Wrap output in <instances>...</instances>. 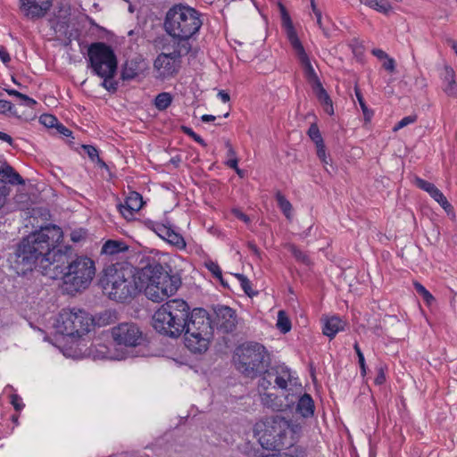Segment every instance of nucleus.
I'll use <instances>...</instances> for the list:
<instances>
[{"mask_svg": "<svg viewBox=\"0 0 457 457\" xmlns=\"http://www.w3.org/2000/svg\"><path fill=\"white\" fill-rule=\"evenodd\" d=\"M62 238L63 232L56 225H47L32 232L16 248V269L23 273L32 270L39 260L43 275L49 278L61 279L64 285L71 286L89 284L96 275L94 261L83 256L71 260V246L56 250Z\"/></svg>", "mask_w": 457, "mask_h": 457, "instance_id": "f257e3e1", "label": "nucleus"}, {"mask_svg": "<svg viewBox=\"0 0 457 457\" xmlns=\"http://www.w3.org/2000/svg\"><path fill=\"white\" fill-rule=\"evenodd\" d=\"M202 26L201 12L182 4L173 5L165 16L164 28L167 34L174 39V44L185 45L189 50L192 47L189 40L199 32Z\"/></svg>", "mask_w": 457, "mask_h": 457, "instance_id": "f03ea898", "label": "nucleus"}, {"mask_svg": "<svg viewBox=\"0 0 457 457\" xmlns=\"http://www.w3.org/2000/svg\"><path fill=\"white\" fill-rule=\"evenodd\" d=\"M188 303L180 298L166 301L152 317V326L159 334L178 338L184 332L189 315Z\"/></svg>", "mask_w": 457, "mask_h": 457, "instance_id": "7ed1b4c3", "label": "nucleus"}, {"mask_svg": "<svg viewBox=\"0 0 457 457\" xmlns=\"http://www.w3.org/2000/svg\"><path fill=\"white\" fill-rule=\"evenodd\" d=\"M87 62L92 73L103 79L101 86L109 92H116L118 82L113 79L118 59L112 47L104 42L92 43L87 48Z\"/></svg>", "mask_w": 457, "mask_h": 457, "instance_id": "20e7f679", "label": "nucleus"}, {"mask_svg": "<svg viewBox=\"0 0 457 457\" xmlns=\"http://www.w3.org/2000/svg\"><path fill=\"white\" fill-rule=\"evenodd\" d=\"M183 333L185 345L191 353H205L213 338V325L208 312L203 308L189 311Z\"/></svg>", "mask_w": 457, "mask_h": 457, "instance_id": "39448f33", "label": "nucleus"}, {"mask_svg": "<svg viewBox=\"0 0 457 457\" xmlns=\"http://www.w3.org/2000/svg\"><path fill=\"white\" fill-rule=\"evenodd\" d=\"M234 358L237 369L245 377L251 378L262 375L270 364L268 350L257 342H247L239 345Z\"/></svg>", "mask_w": 457, "mask_h": 457, "instance_id": "423d86ee", "label": "nucleus"}, {"mask_svg": "<svg viewBox=\"0 0 457 457\" xmlns=\"http://www.w3.org/2000/svg\"><path fill=\"white\" fill-rule=\"evenodd\" d=\"M279 7L282 28L284 29L287 38L303 70L305 79L312 85V89L318 86L320 87L321 85V81L312 67L310 57L305 52V49L298 37L290 15L283 4H280Z\"/></svg>", "mask_w": 457, "mask_h": 457, "instance_id": "0eeeda50", "label": "nucleus"}, {"mask_svg": "<svg viewBox=\"0 0 457 457\" xmlns=\"http://www.w3.org/2000/svg\"><path fill=\"white\" fill-rule=\"evenodd\" d=\"M264 424L265 429L259 439L262 448L280 451L284 447L292 446V442H287L288 419L276 414L268 417Z\"/></svg>", "mask_w": 457, "mask_h": 457, "instance_id": "6e6552de", "label": "nucleus"}, {"mask_svg": "<svg viewBox=\"0 0 457 457\" xmlns=\"http://www.w3.org/2000/svg\"><path fill=\"white\" fill-rule=\"evenodd\" d=\"M171 51L160 53L154 61L153 69L154 78L161 81L174 78L181 67V58L190 52L189 47L173 43Z\"/></svg>", "mask_w": 457, "mask_h": 457, "instance_id": "1a4fd4ad", "label": "nucleus"}, {"mask_svg": "<svg viewBox=\"0 0 457 457\" xmlns=\"http://www.w3.org/2000/svg\"><path fill=\"white\" fill-rule=\"evenodd\" d=\"M91 317L81 309H62L59 313L56 327L68 337H80L89 331Z\"/></svg>", "mask_w": 457, "mask_h": 457, "instance_id": "9d476101", "label": "nucleus"}, {"mask_svg": "<svg viewBox=\"0 0 457 457\" xmlns=\"http://www.w3.org/2000/svg\"><path fill=\"white\" fill-rule=\"evenodd\" d=\"M169 281L170 286H174L170 272L158 262L154 261L141 269H135L133 286H164Z\"/></svg>", "mask_w": 457, "mask_h": 457, "instance_id": "9b49d317", "label": "nucleus"}, {"mask_svg": "<svg viewBox=\"0 0 457 457\" xmlns=\"http://www.w3.org/2000/svg\"><path fill=\"white\" fill-rule=\"evenodd\" d=\"M135 269L127 262H116L106 266L100 276L98 286H121L134 282Z\"/></svg>", "mask_w": 457, "mask_h": 457, "instance_id": "f8f14e48", "label": "nucleus"}, {"mask_svg": "<svg viewBox=\"0 0 457 457\" xmlns=\"http://www.w3.org/2000/svg\"><path fill=\"white\" fill-rule=\"evenodd\" d=\"M112 337L119 345L135 347L144 341L143 332L133 322H124L112 328Z\"/></svg>", "mask_w": 457, "mask_h": 457, "instance_id": "ddd939ff", "label": "nucleus"}, {"mask_svg": "<svg viewBox=\"0 0 457 457\" xmlns=\"http://www.w3.org/2000/svg\"><path fill=\"white\" fill-rule=\"evenodd\" d=\"M144 204L143 196L136 191H131L126 196L124 202L117 205V208L124 219L132 220L142 209Z\"/></svg>", "mask_w": 457, "mask_h": 457, "instance_id": "4468645a", "label": "nucleus"}, {"mask_svg": "<svg viewBox=\"0 0 457 457\" xmlns=\"http://www.w3.org/2000/svg\"><path fill=\"white\" fill-rule=\"evenodd\" d=\"M53 0H21V12L30 20L44 17L52 6Z\"/></svg>", "mask_w": 457, "mask_h": 457, "instance_id": "2eb2a0df", "label": "nucleus"}, {"mask_svg": "<svg viewBox=\"0 0 457 457\" xmlns=\"http://www.w3.org/2000/svg\"><path fill=\"white\" fill-rule=\"evenodd\" d=\"M216 326L224 333L232 332L237 326V315L233 309L225 305H218L214 309Z\"/></svg>", "mask_w": 457, "mask_h": 457, "instance_id": "dca6fc26", "label": "nucleus"}, {"mask_svg": "<svg viewBox=\"0 0 457 457\" xmlns=\"http://www.w3.org/2000/svg\"><path fill=\"white\" fill-rule=\"evenodd\" d=\"M103 294L106 295L109 299L117 303H129L139 292L142 287H102Z\"/></svg>", "mask_w": 457, "mask_h": 457, "instance_id": "f3484780", "label": "nucleus"}, {"mask_svg": "<svg viewBox=\"0 0 457 457\" xmlns=\"http://www.w3.org/2000/svg\"><path fill=\"white\" fill-rule=\"evenodd\" d=\"M0 181L3 182L6 191V196L9 195L10 188L7 184L11 185H23L24 179L15 171V170L6 162L0 166Z\"/></svg>", "mask_w": 457, "mask_h": 457, "instance_id": "a211bd4d", "label": "nucleus"}, {"mask_svg": "<svg viewBox=\"0 0 457 457\" xmlns=\"http://www.w3.org/2000/svg\"><path fill=\"white\" fill-rule=\"evenodd\" d=\"M145 70L144 60L135 58L127 60L122 67L120 78L122 80H131Z\"/></svg>", "mask_w": 457, "mask_h": 457, "instance_id": "6ab92c4d", "label": "nucleus"}, {"mask_svg": "<svg viewBox=\"0 0 457 457\" xmlns=\"http://www.w3.org/2000/svg\"><path fill=\"white\" fill-rule=\"evenodd\" d=\"M154 231L161 238L166 240L172 245L181 248L186 246V242L183 237L180 234L175 232L169 226L164 224H156Z\"/></svg>", "mask_w": 457, "mask_h": 457, "instance_id": "aec40b11", "label": "nucleus"}, {"mask_svg": "<svg viewBox=\"0 0 457 457\" xmlns=\"http://www.w3.org/2000/svg\"><path fill=\"white\" fill-rule=\"evenodd\" d=\"M443 91L451 97H457V81L453 69L445 65L440 74Z\"/></svg>", "mask_w": 457, "mask_h": 457, "instance_id": "412c9836", "label": "nucleus"}, {"mask_svg": "<svg viewBox=\"0 0 457 457\" xmlns=\"http://www.w3.org/2000/svg\"><path fill=\"white\" fill-rule=\"evenodd\" d=\"M179 287H144L145 295L154 303H162L176 294Z\"/></svg>", "mask_w": 457, "mask_h": 457, "instance_id": "4be33fe9", "label": "nucleus"}, {"mask_svg": "<svg viewBox=\"0 0 457 457\" xmlns=\"http://www.w3.org/2000/svg\"><path fill=\"white\" fill-rule=\"evenodd\" d=\"M312 90L315 93L318 101L321 104L323 111L329 116H332L334 114L333 102L322 84Z\"/></svg>", "mask_w": 457, "mask_h": 457, "instance_id": "5701e85b", "label": "nucleus"}, {"mask_svg": "<svg viewBox=\"0 0 457 457\" xmlns=\"http://www.w3.org/2000/svg\"><path fill=\"white\" fill-rule=\"evenodd\" d=\"M345 322L338 317L333 316L326 320L323 327V334L333 338L337 332L344 329Z\"/></svg>", "mask_w": 457, "mask_h": 457, "instance_id": "b1692460", "label": "nucleus"}, {"mask_svg": "<svg viewBox=\"0 0 457 457\" xmlns=\"http://www.w3.org/2000/svg\"><path fill=\"white\" fill-rule=\"evenodd\" d=\"M297 411L305 418L311 417L314 413V402L310 395L304 394L298 401Z\"/></svg>", "mask_w": 457, "mask_h": 457, "instance_id": "393cba45", "label": "nucleus"}, {"mask_svg": "<svg viewBox=\"0 0 457 457\" xmlns=\"http://www.w3.org/2000/svg\"><path fill=\"white\" fill-rule=\"evenodd\" d=\"M262 403L274 411H282L284 410L281 399L274 394L264 393L262 395Z\"/></svg>", "mask_w": 457, "mask_h": 457, "instance_id": "a878e982", "label": "nucleus"}, {"mask_svg": "<svg viewBox=\"0 0 457 457\" xmlns=\"http://www.w3.org/2000/svg\"><path fill=\"white\" fill-rule=\"evenodd\" d=\"M361 4L384 14L392 10V5L387 0H360Z\"/></svg>", "mask_w": 457, "mask_h": 457, "instance_id": "bb28decb", "label": "nucleus"}, {"mask_svg": "<svg viewBox=\"0 0 457 457\" xmlns=\"http://www.w3.org/2000/svg\"><path fill=\"white\" fill-rule=\"evenodd\" d=\"M173 96L169 92H162L158 94L154 100V104L158 111H165L172 104Z\"/></svg>", "mask_w": 457, "mask_h": 457, "instance_id": "cd10ccee", "label": "nucleus"}, {"mask_svg": "<svg viewBox=\"0 0 457 457\" xmlns=\"http://www.w3.org/2000/svg\"><path fill=\"white\" fill-rule=\"evenodd\" d=\"M126 250V247L122 242L116 240H107L103 247L102 253L108 255H114Z\"/></svg>", "mask_w": 457, "mask_h": 457, "instance_id": "c85d7f7f", "label": "nucleus"}, {"mask_svg": "<svg viewBox=\"0 0 457 457\" xmlns=\"http://www.w3.org/2000/svg\"><path fill=\"white\" fill-rule=\"evenodd\" d=\"M291 372L290 370L284 366H278V374L275 378V384L278 388L286 389L287 386V382L291 380Z\"/></svg>", "mask_w": 457, "mask_h": 457, "instance_id": "c756f323", "label": "nucleus"}, {"mask_svg": "<svg viewBox=\"0 0 457 457\" xmlns=\"http://www.w3.org/2000/svg\"><path fill=\"white\" fill-rule=\"evenodd\" d=\"M286 248L287 251L291 253V254L295 257V259L304 265L309 266L311 264V260L307 253L301 250L299 247H297L294 244H287L286 245Z\"/></svg>", "mask_w": 457, "mask_h": 457, "instance_id": "7c9ffc66", "label": "nucleus"}, {"mask_svg": "<svg viewBox=\"0 0 457 457\" xmlns=\"http://www.w3.org/2000/svg\"><path fill=\"white\" fill-rule=\"evenodd\" d=\"M277 204L283 212V214L287 217V219H291L293 206L291 203L286 198V196L280 192L278 191L275 195Z\"/></svg>", "mask_w": 457, "mask_h": 457, "instance_id": "2f4dec72", "label": "nucleus"}, {"mask_svg": "<svg viewBox=\"0 0 457 457\" xmlns=\"http://www.w3.org/2000/svg\"><path fill=\"white\" fill-rule=\"evenodd\" d=\"M82 148L92 162H96L101 168H106L107 165L104 160L99 157L98 149L91 145H83Z\"/></svg>", "mask_w": 457, "mask_h": 457, "instance_id": "473e14b6", "label": "nucleus"}, {"mask_svg": "<svg viewBox=\"0 0 457 457\" xmlns=\"http://www.w3.org/2000/svg\"><path fill=\"white\" fill-rule=\"evenodd\" d=\"M355 96H356L357 101L360 104V107L362 111L364 120L366 122H370L374 115L373 111L371 109L368 108V106L365 103V100L362 96V94L357 87L355 88Z\"/></svg>", "mask_w": 457, "mask_h": 457, "instance_id": "72a5a7b5", "label": "nucleus"}, {"mask_svg": "<svg viewBox=\"0 0 457 457\" xmlns=\"http://www.w3.org/2000/svg\"><path fill=\"white\" fill-rule=\"evenodd\" d=\"M277 328L278 329L283 333L286 334L290 331L291 329V321L287 315L286 314L285 311H279L278 313V320H277Z\"/></svg>", "mask_w": 457, "mask_h": 457, "instance_id": "f704fd0d", "label": "nucleus"}, {"mask_svg": "<svg viewBox=\"0 0 457 457\" xmlns=\"http://www.w3.org/2000/svg\"><path fill=\"white\" fill-rule=\"evenodd\" d=\"M113 314L111 311H104L100 312L96 317L91 318V324L95 323L96 325L101 327L110 324L113 320Z\"/></svg>", "mask_w": 457, "mask_h": 457, "instance_id": "c9c22d12", "label": "nucleus"}, {"mask_svg": "<svg viewBox=\"0 0 457 457\" xmlns=\"http://www.w3.org/2000/svg\"><path fill=\"white\" fill-rule=\"evenodd\" d=\"M6 92L9 96L17 97L20 100L21 104L25 106L33 108L37 104L36 100L15 89H6Z\"/></svg>", "mask_w": 457, "mask_h": 457, "instance_id": "e433bc0d", "label": "nucleus"}, {"mask_svg": "<svg viewBox=\"0 0 457 457\" xmlns=\"http://www.w3.org/2000/svg\"><path fill=\"white\" fill-rule=\"evenodd\" d=\"M438 204L446 212H450L453 211V205L448 202L445 195L437 188L430 195Z\"/></svg>", "mask_w": 457, "mask_h": 457, "instance_id": "4c0bfd02", "label": "nucleus"}, {"mask_svg": "<svg viewBox=\"0 0 457 457\" xmlns=\"http://www.w3.org/2000/svg\"><path fill=\"white\" fill-rule=\"evenodd\" d=\"M287 452L284 453L281 457H307L306 449L301 445H295L284 447Z\"/></svg>", "mask_w": 457, "mask_h": 457, "instance_id": "58836bf2", "label": "nucleus"}, {"mask_svg": "<svg viewBox=\"0 0 457 457\" xmlns=\"http://www.w3.org/2000/svg\"><path fill=\"white\" fill-rule=\"evenodd\" d=\"M307 134L312 141L315 144V145L324 143L320 129L316 123L311 124Z\"/></svg>", "mask_w": 457, "mask_h": 457, "instance_id": "ea45409f", "label": "nucleus"}, {"mask_svg": "<svg viewBox=\"0 0 457 457\" xmlns=\"http://www.w3.org/2000/svg\"><path fill=\"white\" fill-rule=\"evenodd\" d=\"M414 182L417 187L424 190L429 195H431L437 189V187L433 183L428 182L420 177H415Z\"/></svg>", "mask_w": 457, "mask_h": 457, "instance_id": "a19ab883", "label": "nucleus"}, {"mask_svg": "<svg viewBox=\"0 0 457 457\" xmlns=\"http://www.w3.org/2000/svg\"><path fill=\"white\" fill-rule=\"evenodd\" d=\"M205 266L214 277L219 278L221 286H228V283L224 281L222 278L221 269L217 262L211 261L209 262H206Z\"/></svg>", "mask_w": 457, "mask_h": 457, "instance_id": "79ce46f5", "label": "nucleus"}, {"mask_svg": "<svg viewBox=\"0 0 457 457\" xmlns=\"http://www.w3.org/2000/svg\"><path fill=\"white\" fill-rule=\"evenodd\" d=\"M289 428L287 430V435H290V438H287V442H292L295 445V442L299 438L302 427L298 423H293L291 420H289Z\"/></svg>", "mask_w": 457, "mask_h": 457, "instance_id": "37998d69", "label": "nucleus"}, {"mask_svg": "<svg viewBox=\"0 0 457 457\" xmlns=\"http://www.w3.org/2000/svg\"><path fill=\"white\" fill-rule=\"evenodd\" d=\"M7 112H10L13 116L20 117L15 106L10 101L0 99V113L5 114Z\"/></svg>", "mask_w": 457, "mask_h": 457, "instance_id": "c03bdc74", "label": "nucleus"}, {"mask_svg": "<svg viewBox=\"0 0 457 457\" xmlns=\"http://www.w3.org/2000/svg\"><path fill=\"white\" fill-rule=\"evenodd\" d=\"M416 120H417L416 115L405 116L395 125V127L393 128V131L396 132V131L402 129L403 128L414 123Z\"/></svg>", "mask_w": 457, "mask_h": 457, "instance_id": "a18cd8bd", "label": "nucleus"}, {"mask_svg": "<svg viewBox=\"0 0 457 457\" xmlns=\"http://www.w3.org/2000/svg\"><path fill=\"white\" fill-rule=\"evenodd\" d=\"M353 348L358 356V362H359V365L361 368V374L362 377H364L366 375V363H365L364 355H363L358 343L354 344Z\"/></svg>", "mask_w": 457, "mask_h": 457, "instance_id": "49530a36", "label": "nucleus"}, {"mask_svg": "<svg viewBox=\"0 0 457 457\" xmlns=\"http://www.w3.org/2000/svg\"><path fill=\"white\" fill-rule=\"evenodd\" d=\"M181 129L186 135L190 137L195 142H196L202 145H205L204 140L198 134H196L191 128L182 126Z\"/></svg>", "mask_w": 457, "mask_h": 457, "instance_id": "de8ad7c7", "label": "nucleus"}, {"mask_svg": "<svg viewBox=\"0 0 457 457\" xmlns=\"http://www.w3.org/2000/svg\"><path fill=\"white\" fill-rule=\"evenodd\" d=\"M40 122L47 128H54L58 123V120L52 114H43L40 117Z\"/></svg>", "mask_w": 457, "mask_h": 457, "instance_id": "09e8293b", "label": "nucleus"}, {"mask_svg": "<svg viewBox=\"0 0 457 457\" xmlns=\"http://www.w3.org/2000/svg\"><path fill=\"white\" fill-rule=\"evenodd\" d=\"M417 292L423 297L428 305H431L435 302V297L426 289V287H416Z\"/></svg>", "mask_w": 457, "mask_h": 457, "instance_id": "8fccbe9b", "label": "nucleus"}, {"mask_svg": "<svg viewBox=\"0 0 457 457\" xmlns=\"http://www.w3.org/2000/svg\"><path fill=\"white\" fill-rule=\"evenodd\" d=\"M11 403L17 411H21L24 407L21 398L15 394L11 395Z\"/></svg>", "mask_w": 457, "mask_h": 457, "instance_id": "3c124183", "label": "nucleus"}, {"mask_svg": "<svg viewBox=\"0 0 457 457\" xmlns=\"http://www.w3.org/2000/svg\"><path fill=\"white\" fill-rule=\"evenodd\" d=\"M0 60L4 64H7L11 62V56H10L6 47L4 46H0Z\"/></svg>", "mask_w": 457, "mask_h": 457, "instance_id": "603ef678", "label": "nucleus"}, {"mask_svg": "<svg viewBox=\"0 0 457 457\" xmlns=\"http://www.w3.org/2000/svg\"><path fill=\"white\" fill-rule=\"evenodd\" d=\"M262 374H266V376L272 381H275L276 376L278 374V366L271 367L270 369L266 368Z\"/></svg>", "mask_w": 457, "mask_h": 457, "instance_id": "864d4df0", "label": "nucleus"}, {"mask_svg": "<svg viewBox=\"0 0 457 457\" xmlns=\"http://www.w3.org/2000/svg\"><path fill=\"white\" fill-rule=\"evenodd\" d=\"M271 384V380L266 376V374H263V377L259 380V388L267 390Z\"/></svg>", "mask_w": 457, "mask_h": 457, "instance_id": "5fc2aeb1", "label": "nucleus"}, {"mask_svg": "<svg viewBox=\"0 0 457 457\" xmlns=\"http://www.w3.org/2000/svg\"><path fill=\"white\" fill-rule=\"evenodd\" d=\"M386 62L383 63V68L390 72H393L395 69V62L393 58L387 56Z\"/></svg>", "mask_w": 457, "mask_h": 457, "instance_id": "6e6d98bb", "label": "nucleus"}, {"mask_svg": "<svg viewBox=\"0 0 457 457\" xmlns=\"http://www.w3.org/2000/svg\"><path fill=\"white\" fill-rule=\"evenodd\" d=\"M371 54L379 60L386 59L388 56V54L384 50L379 48L372 49Z\"/></svg>", "mask_w": 457, "mask_h": 457, "instance_id": "4d7b16f0", "label": "nucleus"}, {"mask_svg": "<svg viewBox=\"0 0 457 457\" xmlns=\"http://www.w3.org/2000/svg\"><path fill=\"white\" fill-rule=\"evenodd\" d=\"M232 212L240 220L245 222H248L250 220L249 217L238 209H233Z\"/></svg>", "mask_w": 457, "mask_h": 457, "instance_id": "13d9d810", "label": "nucleus"}, {"mask_svg": "<svg viewBox=\"0 0 457 457\" xmlns=\"http://www.w3.org/2000/svg\"><path fill=\"white\" fill-rule=\"evenodd\" d=\"M225 145H226V148H227L228 159V158H235V157H237V153H236L234 147L232 146V145L230 144V142L227 141L225 143Z\"/></svg>", "mask_w": 457, "mask_h": 457, "instance_id": "bf43d9fd", "label": "nucleus"}, {"mask_svg": "<svg viewBox=\"0 0 457 457\" xmlns=\"http://www.w3.org/2000/svg\"><path fill=\"white\" fill-rule=\"evenodd\" d=\"M315 146H316L317 156L319 159H321L322 157H325V155H327L326 146H325L324 143L320 144Z\"/></svg>", "mask_w": 457, "mask_h": 457, "instance_id": "052dcab7", "label": "nucleus"}, {"mask_svg": "<svg viewBox=\"0 0 457 457\" xmlns=\"http://www.w3.org/2000/svg\"><path fill=\"white\" fill-rule=\"evenodd\" d=\"M6 200V191L3 182L0 181V208L3 207Z\"/></svg>", "mask_w": 457, "mask_h": 457, "instance_id": "680f3d73", "label": "nucleus"}, {"mask_svg": "<svg viewBox=\"0 0 457 457\" xmlns=\"http://www.w3.org/2000/svg\"><path fill=\"white\" fill-rule=\"evenodd\" d=\"M243 292L250 298L257 295L259 292L254 287H240Z\"/></svg>", "mask_w": 457, "mask_h": 457, "instance_id": "e2e57ef3", "label": "nucleus"}, {"mask_svg": "<svg viewBox=\"0 0 457 457\" xmlns=\"http://www.w3.org/2000/svg\"><path fill=\"white\" fill-rule=\"evenodd\" d=\"M386 381V376L383 370V368L378 370V373L375 378V383L377 385H382Z\"/></svg>", "mask_w": 457, "mask_h": 457, "instance_id": "0e129e2a", "label": "nucleus"}, {"mask_svg": "<svg viewBox=\"0 0 457 457\" xmlns=\"http://www.w3.org/2000/svg\"><path fill=\"white\" fill-rule=\"evenodd\" d=\"M217 96L223 102L228 103L230 100L229 94L224 90H220L217 94Z\"/></svg>", "mask_w": 457, "mask_h": 457, "instance_id": "69168bd1", "label": "nucleus"}, {"mask_svg": "<svg viewBox=\"0 0 457 457\" xmlns=\"http://www.w3.org/2000/svg\"><path fill=\"white\" fill-rule=\"evenodd\" d=\"M225 163L228 167L234 170L238 167V159L237 157L228 158Z\"/></svg>", "mask_w": 457, "mask_h": 457, "instance_id": "338daca9", "label": "nucleus"}, {"mask_svg": "<svg viewBox=\"0 0 457 457\" xmlns=\"http://www.w3.org/2000/svg\"><path fill=\"white\" fill-rule=\"evenodd\" d=\"M0 140L8 143L10 145H12L13 143V139L12 138V137L2 131H0Z\"/></svg>", "mask_w": 457, "mask_h": 457, "instance_id": "774afa93", "label": "nucleus"}]
</instances>
